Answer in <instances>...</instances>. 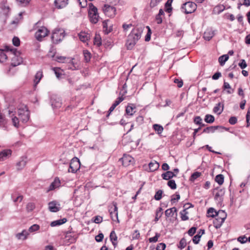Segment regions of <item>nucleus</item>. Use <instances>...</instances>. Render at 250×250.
<instances>
[{
	"instance_id": "43",
	"label": "nucleus",
	"mask_w": 250,
	"mask_h": 250,
	"mask_svg": "<svg viewBox=\"0 0 250 250\" xmlns=\"http://www.w3.org/2000/svg\"><path fill=\"white\" fill-rule=\"evenodd\" d=\"M223 88L224 89H228L227 91V92L228 94H231L233 92V90L231 89L230 85L227 82H224V85H223Z\"/></svg>"
},
{
	"instance_id": "46",
	"label": "nucleus",
	"mask_w": 250,
	"mask_h": 250,
	"mask_svg": "<svg viewBox=\"0 0 250 250\" xmlns=\"http://www.w3.org/2000/svg\"><path fill=\"white\" fill-rule=\"evenodd\" d=\"M163 193V191L161 189L158 190L155 193L154 195V199L157 200L159 201L160 200L162 197V194Z\"/></svg>"
},
{
	"instance_id": "61",
	"label": "nucleus",
	"mask_w": 250,
	"mask_h": 250,
	"mask_svg": "<svg viewBox=\"0 0 250 250\" xmlns=\"http://www.w3.org/2000/svg\"><path fill=\"white\" fill-rule=\"evenodd\" d=\"M124 100V98L123 97V96H122L121 97H119L113 104V105H114L115 107H116L122 101H123Z\"/></svg>"
},
{
	"instance_id": "60",
	"label": "nucleus",
	"mask_w": 250,
	"mask_h": 250,
	"mask_svg": "<svg viewBox=\"0 0 250 250\" xmlns=\"http://www.w3.org/2000/svg\"><path fill=\"white\" fill-rule=\"evenodd\" d=\"M174 83L177 84V86L179 88L182 87V86L183 85V82L181 79H175L174 80Z\"/></svg>"
},
{
	"instance_id": "14",
	"label": "nucleus",
	"mask_w": 250,
	"mask_h": 250,
	"mask_svg": "<svg viewBox=\"0 0 250 250\" xmlns=\"http://www.w3.org/2000/svg\"><path fill=\"white\" fill-rule=\"evenodd\" d=\"M12 154L10 149H5L0 152V161H3L9 158Z\"/></svg>"
},
{
	"instance_id": "57",
	"label": "nucleus",
	"mask_w": 250,
	"mask_h": 250,
	"mask_svg": "<svg viewBox=\"0 0 250 250\" xmlns=\"http://www.w3.org/2000/svg\"><path fill=\"white\" fill-rule=\"evenodd\" d=\"M237 241L241 244H244L247 241V238L245 235L241 236L238 237Z\"/></svg>"
},
{
	"instance_id": "49",
	"label": "nucleus",
	"mask_w": 250,
	"mask_h": 250,
	"mask_svg": "<svg viewBox=\"0 0 250 250\" xmlns=\"http://www.w3.org/2000/svg\"><path fill=\"white\" fill-rule=\"evenodd\" d=\"M215 212H217V211L215 210L214 208H210L208 210V212H207L208 214V216L212 217V218L216 216Z\"/></svg>"
},
{
	"instance_id": "12",
	"label": "nucleus",
	"mask_w": 250,
	"mask_h": 250,
	"mask_svg": "<svg viewBox=\"0 0 250 250\" xmlns=\"http://www.w3.org/2000/svg\"><path fill=\"white\" fill-rule=\"evenodd\" d=\"M60 204L55 201L50 202L48 203V208L51 212H56L60 210Z\"/></svg>"
},
{
	"instance_id": "63",
	"label": "nucleus",
	"mask_w": 250,
	"mask_h": 250,
	"mask_svg": "<svg viewBox=\"0 0 250 250\" xmlns=\"http://www.w3.org/2000/svg\"><path fill=\"white\" fill-rule=\"evenodd\" d=\"M104 238V234L102 233H99L98 235L96 236L95 240L98 242H100L103 241Z\"/></svg>"
},
{
	"instance_id": "29",
	"label": "nucleus",
	"mask_w": 250,
	"mask_h": 250,
	"mask_svg": "<svg viewBox=\"0 0 250 250\" xmlns=\"http://www.w3.org/2000/svg\"><path fill=\"white\" fill-rule=\"evenodd\" d=\"M149 167L151 171H154L159 167V164L156 161L151 162L149 164Z\"/></svg>"
},
{
	"instance_id": "62",
	"label": "nucleus",
	"mask_w": 250,
	"mask_h": 250,
	"mask_svg": "<svg viewBox=\"0 0 250 250\" xmlns=\"http://www.w3.org/2000/svg\"><path fill=\"white\" fill-rule=\"evenodd\" d=\"M237 122V119L236 117L233 116L231 117L229 120V122L230 125H235Z\"/></svg>"
},
{
	"instance_id": "59",
	"label": "nucleus",
	"mask_w": 250,
	"mask_h": 250,
	"mask_svg": "<svg viewBox=\"0 0 250 250\" xmlns=\"http://www.w3.org/2000/svg\"><path fill=\"white\" fill-rule=\"evenodd\" d=\"M17 1L19 3L20 5L21 6H26L31 1V0H17Z\"/></svg>"
},
{
	"instance_id": "55",
	"label": "nucleus",
	"mask_w": 250,
	"mask_h": 250,
	"mask_svg": "<svg viewBox=\"0 0 250 250\" xmlns=\"http://www.w3.org/2000/svg\"><path fill=\"white\" fill-rule=\"evenodd\" d=\"M162 0H151L150 6L151 8L157 6Z\"/></svg>"
},
{
	"instance_id": "34",
	"label": "nucleus",
	"mask_w": 250,
	"mask_h": 250,
	"mask_svg": "<svg viewBox=\"0 0 250 250\" xmlns=\"http://www.w3.org/2000/svg\"><path fill=\"white\" fill-rule=\"evenodd\" d=\"M188 208H186L180 212L181 218L182 221H187L189 219L188 216V212L187 211Z\"/></svg>"
},
{
	"instance_id": "42",
	"label": "nucleus",
	"mask_w": 250,
	"mask_h": 250,
	"mask_svg": "<svg viewBox=\"0 0 250 250\" xmlns=\"http://www.w3.org/2000/svg\"><path fill=\"white\" fill-rule=\"evenodd\" d=\"M153 129L157 132L158 134H161L163 132L164 128L163 126L158 124H154L153 125Z\"/></svg>"
},
{
	"instance_id": "44",
	"label": "nucleus",
	"mask_w": 250,
	"mask_h": 250,
	"mask_svg": "<svg viewBox=\"0 0 250 250\" xmlns=\"http://www.w3.org/2000/svg\"><path fill=\"white\" fill-rule=\"evenodd\" d=\"M180 198V194L176 192L175 194H173L171 196V202L172 204L175 203L176 201H178Z\"/></svg>"
},
{
	"instance_id": "52",
	"label": "nucleus",
	"mask_w": 250,
	"mask_h": 250,
	"mask_svg": "<svg viewBox=\"0 0 250 250\" xmlns=\"http://www.w3.org/2000/svg\"><path fill=\"white\" fill-rule=\"evenodd\" d=\"M186 240L184 238H183L180 240L178 248L182 250L186 247Z\"/></svg>"
},
{
	"instance_id": "18",
	"label": "nucleus",
	"mask_w": 250,
	"mask_h": 250,
	"mask_svg": "<svg viewBox=\"0 0 250 250\" xmlns=\"http://www.w3.org/2000/svg\"><path fill=\"white\" fill-rule=\"evenodd\" d=\"M162 178L166 180H170L174 177L176 176V174L172 171H167L165 173H164L161 175Z\"/></svg>"
},
{
	"instance_id": "25",
	"label": "nucleus",
	"mask_w": 250,
	"mask_h": 250,
	"mask_svg": "<svg viewBox=\"0 0 250 250\" xmlns=\"http://www.w3.org/2000/svg\"><path fill=\"white\" fill-rule=\"evenodd\" d=\"M26 159L25 157H22L21 160L17 163L16 166L18 170H21L25 167L26 164Z\"/></svg>"
},
{
	"instance_id": "51",
	"label": "nucleus",
	"mask_w": 250,
	"mask_h": 250,
	"mask_svg": "<svg viewBox=\"0 0 250 250\" xmlns=\"http://www.w3.org/2000/svg\"><path fill=\"white\" fill-rule=\"evenodd\" d=\"M146 27L148 30H147V33L145 37V41L148 42L150 40L151 31L150 27L148 26H147Z\"/></svg>"
},
{
	"instance_id": "6",
	"label": "nucleus",
	"mask_w": 250,
	"mask_h": 250,
	"mask_svg": "<svg viewBox=\"0 0 250 250\" xmlns=\"http://www.w3.org/2000/svg\"><path fill=\"white\" fill-rule=\"evenodd\" d=\"M80 167V162L77 158H73L70 163L69 168L68 171L70 172L75 173Z\"/></svg>"
},
{
	"instance_id": "5",
	"label": "nucleus",
	"mask_w": 250,
	"mask_h": 250,
	"mask_svg": "<svg viewBox=\"0 0 250 250\" xmlns=\"http://www.w3.org/2000/svg\"><path fill=\"white\" fill-rule=\"evenodd\" d=\"M64 36V32L63 30L55 29L52 33L51 39L54 43H58L63 39Z\"/></svg>"
},
{
	"instance_id": "20",
	"label": "nucleus",
	"mask_w": 250,
	"mask_h": 250,
	"mask_svg": "<svg viewBox=\"0 0 250 250\" xmlns=\"http://www.w3.org/2000/svg\"><path fill=\"white\" fill-rule=\"evenodd\" d=\"M214 34L211 29H207L204 33V38L206 41H210L214 36Z\"/></svg>"
},
{
	"instance_id": "33",
	"label": "nucleus",
	"mask_w": 250,
	"mask_h": 250,
	"mask_svg": "<svg viewBox=\"0 0 250 250\" xmlns=\"http://www.w3.org/2000/svg\"><path fill=\"white\" fill-rule=\"evenodd\" d=\"M215 215L216 216H218L222 219L221 221H225L227 216L226 212L223 210H219L218 212H215Z\"/></svg>"
},
{
	"instance_id": "27",
	"label": "nucleus",
	"mask_w": 250,
	"mask_h": 250,
	"mask_svg": "<svg viewBox=\"0 0 250 250\" xmlns=\"http://www.w3.org/2000/svg\"><path fill=\"white\" fill-rule=\"evenodd\" d=\"M67 220L66 218H63L62 219H59L52 222L50 224L51 227H56L61 225L66 222Z\"/></svg>"
},
{
	"instance_id": "47",
	"label": "nucleus",
	"mask_w": 250,
	"mask_h": 250,
	"mask_svg": "<svg viewBox=\"0 0 250 250\" xmlns=\"http://www.w3.org/2000/svg\"><path fill=\"white\" fill-rule=\"evenodd\" d=\"M35 208V204L34 203H28L26 205V210L28 212L33 210Z\"/></svg>"
},
{
	"instance_id": "56",
	"label": "nucleus",
	"mask_w": 250,
	"mask_h": 250,
	"mask_svg": "<svg viewBox=\"0 0 250 250\" xmlns=\"http://www.w3.org/2000/svg\"><path fill=\"white\" fill-rule=\"evenodd\" d=\"M238 65L241 69H244L247 66V64L245 60L242 59L238 63Z\"/></svg>"
},
{
	"instance_id": "35",
	"label": "nucleus",
	"mask_w": 250,
	"mask_h": 250,
	"mask_svg": "<svg viewBox=\"0 0 250 250\" xmlns=\"http://www.w3.org/2000/svg\"><path fill=\"white\" fill-rule=\"evenodd\" d=\"M173 0H167L165 5V11L167 13H170L172 11V8L171 3Z\"/></svg>"
},
{
	"instance_id": "15",
	"label": "nucleus",
	"mask_w": 250,
	"mask_h": 250,
	"mask_svg": "<svg viewBox=\"0 0 250 250\" xmlns=\"http://www.w3.org/2000/svg\"><path fill=\"white\" fill-rule=\"evenodd\" d=\"M218 128L225 129L224 127L222 126H210L204 129L203 133H214Z\"/></svg>"
},
{
	"instance_id": "54",
	"label": "nucleus",
	"mask_w": 250,
	"mask_h": 250,
	"mask_svg": "<svg viewBox=\"0 0 250 250\" xmlns=\"http://www.w3.org/2000/svg\"><path fill=\"white\" fill-rule=\"evenodd\" d=\"M13 44L16 46H19L20 45V40L19 38L14 37L12 40Z\"/></svg>"
},
{
	"instance_id": "8",
	"label": "nucleus",
	"mask_w": 250,
	"mask_h": 250,
	"mask_svg": "<svg viewBox=\"0 0 250 250\" xmlns=\"http://www.w3.org/2000/svg\"><path fill=\"white\" fill-rule=\"evenodd\" d=\"M103 10L104 14L110 18L114 17L116 14L115 8L108 4H105L103 8Z\"/></svg>"
},
{
	"instance_id": "9",
	"label": "nucleus",
	"mask_w": 250,
	"mask_h": 250,
	"mask_svg": "<svg viewBox=\"0 0 250 250\" xmlns=\"http://www.w3.org/2000/svg\"><path fill=\"white\" fill-rule=\"evenodd\" d=\"M117 207L116 204L113 203L109 206V212L111 218L113 221L119 222L118 217Z\"/></svg>"
},
{
	"instance_id": "16",
	"label": "nucleus",
	"mask_w": 250,
	"mask_h": 250,
	"mask_svg": "<svg viewBox=\"0 0 250 250\" xmlns=\"http://www.w3.org/2000/svg\"><path fill=\"white\" fill-rule=\"evenodd\" d=\"M224 110V104L219 103L215 105L213 109L214 113H216L218 115H220Z\"/></svg>"
},
{
	"instance_id": "11",
	"label": "nucleus",
	"mask_w": 250,
	"mask_h": 250,
	"mask_svg": "<svg viewBox=\"0 0 250 250\" xmlns=\"http://www.w3.org/2000/svg\"><path fill=\"white\" fill-rule=\"evenodd\" d=\"M61 186V181L59 178H55L54 181L51 183L50 185L49 186L48 189L47 191L49 192L50 191L55 189L57 188H58Z\"/></svg>"
},
{
	"instance_id": "50",
	"label": "nucleus",
	"mask_w": 250,
	"mask_h": 250,
	"mask_svg": "<svg viewBox=\"0 0 250 250\" xmlns=\"http://www.w3.org/2000/svg\"><path fill=\"white\" fill-rule=\"evenodd\" d=\"M40 229V226L37 224H34L31 226L28 229L30 232H33L38 230Z\"/></svg>"
},
{
	"instance_id": "22",
	"label": "nucleus",
	"mask_w": 250,
	"mask_h": 250,
	"mask_svg": "<svg viewBox=\"0 0 250 250\" xmlns=\"http://www.w3.org/2000/svg\"><path fill=\"white\" fill-rule=\"evenodd\" d=\"M29 233L26 230H23L21 232L18 233L16 234V238L19 240H25L27 238Z\"/></svg>"
},
{
	"instance_id": "28",
	"label": "nucleus",
	"mask_w": 250,
	"mask_h": 250,
	"mask_svg": "<svg viewBox=\"0 0 250 250\" xmlns=\"http://www.w3.org/2000/svg\"><path fill=\"white\" fill-rule=\"evenodd\" d=\"M21 58L15 55L12 59L11 65L13 66H16L21 64Z\"/></svg>"
},
{
	"instance_id": "26",
	"label": "nucleus",
	"mask_w": 250,
	"mask_h": 250,
	"mask_svg": "<svg viewBox=\"0 0 250 250\" xmlns=\"http://www.w3.org/2000/svg\"><path fill=\"white\" fill-rule=\"evenodd\" d=\"M216 217V218L213 220V224L214 227L217 229L222 226L224 221H221L222 219L220 217L218 216Z\"/></svg>"
},
{
	"instance_id": "40",
	"label": "nucleus",
	"mask_w": 250,
	"mask_h": 250,
	"mask_svg": "<svg viewBox=\"0 0 250 250\" xmlns=\"http://www.w3.org/2000/svg\"><path fill=\"white\" fill-rule=\"evenodd\" d=\"M134 159L129 155H126V165H133L134 164Z\"/></svg>"
},
{
	"instance_id": "2",
	"label": "nucleus",
	"mask_w": 250,
	"mask_h": 250,
	"mask_svg": "<svg viewBox=\"0 0 250 250\" xmlns=\"http://www.w3.org/2000/svg\"><path fill=\"white\" fill-rule=\"evenodd\" d=\"M143 31V28L142 27L134 28L132 30L126 41V47L127 49L133 48L137 42L140 39Z\"/></svg>"
},
{
	"instance_id": "10",
	"label": "nucleus",
	"mask_w": 250,
	"mask_h": 250,
	"mask_svg": "<svg viewBox=\"0 0 250 250\" xmlns=\"http://www.w3.org/2000/svg\"><path fill=\"white\" fill-rule=\"evenodd\" d=\"M136 111V105L133 104H129L126 106V115L132 116Z\"/></svg>"
},
{
	"instance_id": "13",
	"label": "nucleus",
	"mask_w": 250,
	"mask_h": 250,
	"mask_svg": "<svg viewBox=\"0 0 250 250\" xmlns=\"http://www.w3.org/2000/svg\"><path fill=\"white\" fill-rule=\"evenodd\" d=\"M51 103L53 108H58L61 107L62 105L60 98L57 97H51Z\"/></svg>"
},
{
	"instance_id": "37",
	"label": "nucleus",
	"mask_w": 250,
	"mask_h": 250,
	"mask_svg": "<svg viewBox=\"0 0 250 250\" xmlns=\"http://www.w3.org/2000/svg\"><path fill=\"white\" fill-rule=\"evenodd\" d=\"M215 181L219 185H221L223 184L224 181V177L222 174H218L216 176L215 178Z\"/></svg>"
},
{
	"instance_id": "4",
	"label": "nucleus",
	"mask_w": 250,
	"mask_h": 250,
	"mask_svg": "<svg viewBox=\"0 0 250 250\" xmlns=\"http://www.w3.org/2000/svg\"><path fill=\"white\" fill-rule=\"evenodd\" d=\"M196 8V3L191 1L185 2L181 6L182 11L186 14H191L194 12Z\"/></svg>"
},
{
	"instance_id": "39",
	"label": "nucleus",
	"mask_w": 250,
	"mask_h": 250,
	"mask_svg": "<svg viewBox=\"0 0 250 250\" xmlns=\"http://www.w3.org/2000/svg\"><path fill=\"white\" fill-rule=\"evenodd\" d=\"M163 214V209L162 208H159L156 211V215L155 218V221L157 222L159 220Z\"/></svg>"
},
{
	"instance_id": "1",
	"label": "nucleus",
	"mask_w": 250,
	"mask_h": 250,
	"mask_svg": "<svg viewBox=\"0 0 250 250\" xmlns=\"http://www.w3.org/2000/svg\"><path fill=\"white\" fill-rule=\"evenodd\" d=\"M17 116L12 115L10 116L13 125L16 128L21 126L20 122L23 124L27 123L30 118V112L26 105H20L18 107Z\"/></svg>"
},
{
	"instance_id": "45",
	"label": "nucleus",
	"mask_w": 250,
	"mask_h": 250,
	"mask_svg": "<svg viewBox=\"0 0 250 250\" xmlns=\"http://www.w3.org/2000/svg\"><path fill=\"white\" fill-rule=\"evenodd\" d=\"M167 186L172 189H175L177 186L174 180H170L167 182Z\"/></svg>"
},
{
	"instance_id": "64",
	"label": "nucleus",
	"mask_w": 250,
	"mask_h": 250,
	"mask_svg": "<svg viewBox=\"0 0 250 250\" xmlns=\"http://www.w3.org/2000/svg\"><path fill=\"white\" fill-rule=\"evenodd\" d=\"M166 244L163 243H159L157 247H156V250H164L166 248Z\"/></svg>"
},
{
	"instance_id": "3",
	"label": "nucleus",
	"mask_w": 250,
	"mask_h": 250,
	"mask_svg": "<svg viewBox=\"0 0 250 250\" xmlns=\"http://www.w3.org/2000/svg\"><path fill=\"white\" fill-rule=\"evenodd\" d=\"M88 15L90 21L93 23H96L99 21V14L97 8L91 3L89 4Z\"/></svg>"
},
{
	"instance_id": "23",
	"label": "nucleus",
	"mask_w": 250,
	"mask_h": 250,
	"mask_svg": "<svg viewBox=\"0 0 250 250\" xmlns=\"http://www.w3.org/2000/svg\"><path fill=\"white\" fill-rule=\"evenodd\" d=\"M43 76L42 72V71H38L35 76L34 80V86H36L40 82L41 79Z\"/></svg>"
},
{
	"instance_id": "36",
	"label": "nucleus",
	"mask_w": 250,
	"mask_h": 250,
	"mask_svg": "<svg viewBox=\"0 0 250 250\" xmlns=\"http://www.w3.org/2000/svg\"><path fill=\"white\" fill-rule=\"evenodd\" d=\"M7 59V56L3 49H0V62H5Z\"/></svg>"
},
{
	"instance_id": "32",
	"label": "nucleus",
	"mask_w": 250,
	"mask_h": 250,
	"mask_svg": "<svg viewBox=\"0 0 250 250\" xmlns=\"http://www.w3.org/2000/svg\"><path fill=\"white\" fill-rule=\"evenodd\" d=\"M229 55L228 54H225L221 56L218 58V61L220 64L221 66H223L225 64L226 62H227L229 59Z\"/></svg>"
},
{
	"instance_id": "41",
	"label": "nucleus",
	"mask_w": 250,
	"mask_h": 250,
	"mask_svg": "<svg viewBox=\"0 0 250 250\" xmlns=\"http://www.w3.org/2000/svg\"><path fill=\"white\" fill-rule=\"evenodd\" d=\"M83 56H84V61L87 62H89L91 59L90 53L88 51L85 50H83Z\"/></svg>"
},
{
	"instance_id": "7",
	"label": "nucleus",
	"mask_w": 250,
	"mask_h": 250,
	"mask_svg": "<svg viewBox=\"0 0 250 250\" xmlns=\"http://www.w3.org/2000/svg\"><path fill=\"white\" fill-rule=\"evenodd\" d=\"M48 30L44 27L40 28L35 33V38L39 41H42V39L46 37L48 34Z\"/></svg>"
},
{
	"instance_id": "21",
	"label": "nucleus",
	"mask_w": 250,
	"mask_h": 250,
	"mask_svg": "<svg viewBox=\"0 0 250 250\" xmlns=\"http://www.w3.org/2000/svg\"><path fill=\"white\" fill-rule=\"evenodd\" d=\"M68 0H55V4L58 8H62L68 4Z\"/></svg>"
},
{
	"instance_id": "19",
	"label": "nucleus",
	"mask_w": 250,
	"mask_h": 250,
	"mask_svg": "<svg viewBox=\"0 0 250 250\" xmlns=\"http://www.w3.org/2000/svg\"><path fill=\"white\" fill-rule=\"evenodd\" d=\"M177 210L175 207H173L167 209L165 212V214L167 217H172L174 213L177 215Z\"/></svg>"
},
{
	"instance_id": "48",
	"label": "nucleus",
	"mask_w": 250,
	"mask_h": 250,
	"mask_svg": "<svg viewBox=\"0 0 250 250\" xmlns=\"http://www.w3.org/2000/svg\"><path fill=\"white\" fill-rule=\"evenodd\" d=\"M201 175V173L199 172H195L191 175L190 180L191 181H194L197 178Z\"/></svg>"
},
{
	"instance_id": "31",
	"label": "nucleus",
	"mask_w": 250,
	"mask_h": 250,
	"mask_svg": "<svg viewBox=\"0 0 250 250\" xmlns=\"http://www.w3.org/2000/svg\"><path fill=\"white\" fill-rule=\"evenodd\" d=\"M108 20L104 21L103 23V28L105 34H108L112 30L111 26L108 27Z\"/></svg>"
},
{
	"instance_id": "24",
	"label": "nucleus",
	"mask_w": 250,
	"mask_h": 250,
	"mask_svg": "<svg viewBox=\"0 0 250 250\" xmlns=\"http://www.w3.org/2000/svg\"><path fill=\"white\" fill-rule=\"evenodd\" d=\"M165 13L162 9H160L159 10V13L158 14L156 15L155 17V21H156L157 23L159 24H161L162 22V16H164Z\"/></svg>"
},
{
	"instance_id": "38",
	"label": "nucleus",
	"mask_w": 250,
	"mask_h": 250,
	"mask_svg": "<svg viewBox=\"0 0 250 250\" xmlns=\"http://www.w3.org/2000/svg\"><path fill=\"white\" fill-rule=\"evenodd\" d=\"M204 120L207 123L211 124L214 122L215 119L213 115L207 114Z\"/></svg>"
},
{
	"instance_id": "58",
	"label": "nucleus",
	"mask_w": 250,
	"mask_h": 250,
	"mask_svg": "<svg viewBox=\"0 0 250 250\" xmlns=\"http://www.w3.org/2000/svg\"><path fill=\"white\" fill-rule=\"evenodd\" d=\"M200 238L201 235H199V234L195 235L192 239L193 242L195 244H198L200 241Z\"/></svg>"
},
{
	"instance_id": "30",
	"label": "nucleus",
	"mask_w": 250,
	"mask_h": 250,
	"mask_svg": "<svg viewBox=\"0 0 250 250\" xmlns=\"http://www.w3.org/2000/svg\"><path fill=\"white\" fill-rule=\"evenodd\" d=\"M110 239L112 242L113 245L114 246V248L117 246V237L114 231H112L110 234Z\"/></svg>"
},
{
	"instance_id": "53",
	"label": "nucleus",
	"mask_w": 250,
	"mask_h": 250,
	"mask_svg": "<svg viewBox=\"0 0 250 250\" xmlns=\"http://www.w3.org/2000/svg\"><path fill=\"white\" fill-rule=\"evenodd\" d=\"M160 234L156 233L155 236L149 238L148 240L150 243H155L158 241V238L160 237Z\"/></svg>"
},
{
	"instance_id": "17",
	"label": "nucleus",
	"mask_w": 250,
	"mask_h": 250,
	"mask_svg": "<svg viewBox=\"0 0 250 250\" xmlns=\"http://www.w3.org/2000/svg\"><path fill=\"white\" fill-rule=\"evenodd\" d=\"M79 37L81 41L86 42L90 39V36L88 33L84 31H82L79 34Z\"/></svg>"
}]
</instances>
